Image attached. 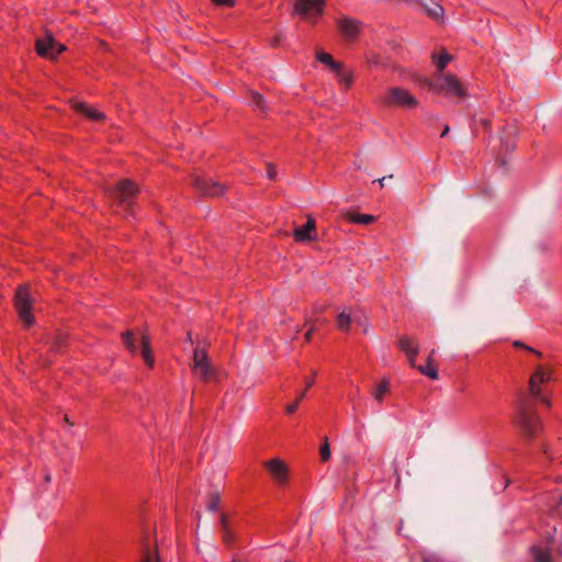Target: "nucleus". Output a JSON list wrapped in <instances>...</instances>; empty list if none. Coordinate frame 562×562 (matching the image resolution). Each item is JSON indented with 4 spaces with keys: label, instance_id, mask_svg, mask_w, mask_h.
<instances>
[{
    "label": "nucleus",
    "instance_id": "obj_1",
    "mask_svg": "<svg viewBox=\"0 0 562 562\" xmlns=\"http://www.w3.org/2000/svg\"><path fill=\"white\" fill-rule=\"evenodd\" d=\"M429 89L447 99L462 100L468 97L467 87L453 74H436Z\"/></svg>",
    "mask_w": 562,
    "mask_h": 562
},
{
    "label": "nucleus",
    "instance_id": "obj_2",
    "mask_svg": "<svg viewBox=\"0 0 562 562\" xmlns=\"http://www.w3.org/2000/svg\"><path fill=\"white\" fill-rule=\"evenodd\" d=\"M553 380V371L549 366H538L529 378V393L547 407L552 405L547 394V384Z\"/></svg>",
    "mask_w": 562,
    "mask_h": 562
},
{
    "label": "nucleus",
    "instance_id": "obj_3",
    "mask_svg": "<svg viewBox=\"0 0 562 562\" xmlns=\"http://www.w3.org/2000/svg\"><path fill=\"white\" fill-rule=\"evenodd\" d=\"M515 425L521 435L532 440L542 429V422L537 411L530 405H521L515 417Z\"/></svg>",
    "mask_w": 562,
    "mask_h": 562
},
{
    "label": "nucleus",
    "instance_id": "obj_4",
    "mask_svg": "<svg viewBox=\"0 0 562 562\" xmlns=\"http://www.w3.org/2000/svg\"><path fill=\"white\" fill-rule=\"evenodd\" d=\"M381 103L384 106H396L406 110L416 109L419 104L412 92L402 87L387 88L381 97Z\"/></svg>",
    "mask_w": 562,
    "mask_h": 562
},
{
    "label": "nucleus",
    "instance_id": "obj_5",
    "mask_svg": "<svg viewBox=\"0 0 562 562\" xmlns=\"http://www.w3.org/2000/svg\"><path fill=\"white\" fill-rule=\"evenodd\" d=\"M325 0H295L294 11L308 22L315 23L324 11Z\"/></svg>",
    "mask_w": 562,
    "mask_h": 562
},
{
    "label": "nucleus",
    "instance_id": "obj_6",
    "mask_svg": "<svg viewBox=\"0 0 562 562\" xmlns=\"http://www.w3.org/2000/svg\"><path fill=\"white\" fill-rule=\"evenodd\" d=\"M191 369L193 374L203 381H209L213 378L214 371L204 348L196 347L194 349Z\"/></svg>",
    "mask_w": 562,
    "mask_h": 562
},
{
    "label": "nucleus",
    "instance_id": "obj_7",
    "mask_svg": "<svg viewBox=\"0 0 562 562\" xmlns=\"http://www.w3.org/2000/svg\"><path fill=\"white\" fill-rule=\"evenodd\" d=\"M15 308L20 319L25 326L33 324V316L31 314V301L29 289L26 286H20L15 293Z\"/></svg>",
    "mask_w": 562,
    "mask_h": 562
},
{
    "label": "nucleus",
    "instance_id": "obj_8",
    "mask_svg": "<svg viewBox=\"0 0 562 562\" xmlns=\"http://www.w3.org/2000/svg\"><path fill=\"white\" fill-rule=\"evenodd\" d=\"M35 47L40 56L48 59L56 58L66 49V46L64 44L57 43L54 40V37L49 34L45 35L42 38H38L36 41Z\"/></svg>",
    "mask_w": 562,
    "mask_h": 562
},
{
    "label": "nucleus",
    "instance_id": "obj_9",
    "mask_svg": "<svg viewBox=\"0 0 562 562\" xmlns=\"http://www.w3.org/2000/svg\"><path fill=\"white\" fill-rule=\"evenodd\" d=\"M193 186L196 191L203 195L220 196L225 192V188L222 184L213 181L210 178L195 177L193 180Z\"/></svg>",
    "mask_w": 562,
    "mask_h": 562
},
{
    "label": "nucleus",
    "instance_id": "obj_10",
    "mask_svg": "<svg viewBox=\"0 0 562 562\" xmlns=\"http://www.w3.org/2000/svg\"><path fill=\"white\" fill-rule=\"evenodd\" d=\"M265 468L270 476L278 484H285L289 480V470L286 464L279 458L265 462Z\"/></svg>",
    "mask_w": 562,
    "mask_h": 562
},
{
    "label": "nucleus",
    "instance_id": "obj_11",
    "mask_svg": "<svg viewBox=\"0 0 562 562\" xmlns=\"http://www.w3.org/2000/svg\"><path fill=\"white\" fill-rule=\"evenodd\" d=\"M338 29L348 41H355L361 32V22L357 19L342 16L337 21Z\"/></svg>",
    "mask_w": 562,
    "mask_h": 562
},
{
    "label": "nucleus",
    "instance_id": "obj_12",
    "mask_svg": "<svg viewBox=\"0 0 562 562\" xmlns=\"http://www.w3.org/2000/svg\"><path fill=\"white\" fill-rule=\"evenodd\" d=\"M137 192V187L130 180H122L116 184L114 196L121 204L130 206Z\"/></svg>",
    "mask_w": 562,
    "mask_h": 562
},
{
    "label": "nucleus",
    "instance_id": "obj_13",
    "mask_svg": "<svg viewBox=\"0 0 562 562\" xmlns=\"http://www.w3.org/2000/svg\"><path fill=\"white\" fill-rule=\"evenodd\" d=\"M294 239L299 243L314 241L317 239L316 222L307 215V221L304 225L296 227L293 231Z\"/></svg>",
    "mask_w": 562,
    "mask_h": 562
},
{
    "label": "nucleus",
    "instance_id": "obj_14",
    "mask_svg": "<svg viewBox=\"0 0 562 562\" xmlns=\"http://www.w3.org/2000/svg\"><path fill=\"white\" fill-rule=\"evenodd\" d=\"M404 1L409 2V3L420 4L425 9V12L427 13V15L429 18H431L432 20H435L439 23H443L445 9L441 4H439L437 2H432V0H404Z\"/></svg>",
    "mask_w": 562,
    "mask_h": 562
},
{
    "label": "nucleus",
    "instance_id": "obj_15",
    "mask_svg": "<svg viewBox=\"0 0 562 562\" xmlns=\"http://www.w3.org/2000/svg\"><path fill=\"white\" fill-rule=\"evenodd\" d=\"M397 345H398V348L406 355L411 367L412 368L416 367L415 361H416V357L419 352L418 341L412 337L404 336V337L400 338Z\"/></svg>",
    "mask_w": 562,
    "mask_h": 562
},
{
    "label": "nucleus",
    "instance_id": "obj_16",
    "mask_svg": "<svg viewBox=\"0 0 562 562\" xmlns=\"http://www.w3.org/2000/svg\"><path fill=\"white\" fill-rule=\"evenodd\" d=\"M72 108L76 112L85 115L87 119L93 122H100L105 119V115L103 112L99 111L98 109L80 101L72 102Z\"/></svg>",
    "mask_w": 562,
    "mask_h": 562
},
{
    "label": "nucleus",
    "instance_id": "obj_17",
    "mask_svg": "<svg viewBox=\"0 0 562 562\" xmlns=\"http://www.w3.org/2000/svg\"><path fill=\"white\" fill-rule=\"evenodd\" d=\"M435 352L436 351L434 349L430 351L424 366L415 367L423 375H426L434 381L439 379L438 369L434 363Z\"/></svg>",
    "mask_w": 562,
    "mask_h": 562
},
{
    "label": "nucleus",
    "instance_id": "obj_18",
    "mask_svg": "<svg viewBox=\"0 0 562 562\" xmlns=\"http://www.w3.org/2000/svg\"><path fill=\"white\" fill-rule=\"evenodd\" d=\"M142 345V358L147 367L153 368L155 364V357L151 351L150 340L146 335H142L140 337Z\"/></svg>",
    "mask_w": 562,
    "mask_h": 562
},
{
    "label": "nucleus",
    "instance_id": "obj_19",
    "mask_svg": "<svg viewBox=\"0 0 562 562\" xmlns=\"http://www.w3.org/2000/svg\"><path fill=\"white\" fill-rule=\"evenodd\" d=\"M334 75L344 90L351 88L353 83V74L350 70H346L344 65H341L339 70L335 71Z\"/></svg>",
    "mask_w": 562,
    "mask_h": 562
},
{
    "label": "nucleus",
    "instance_id": "obj_20",
    "mask_svg": "<svg viewBox=\"0 0 562 562\" xmlns=\"http://www.w3.org/2000/svg\"><path fill=\"white\" fill-rule=\"evenodd\" d=\"M316 59L321 64H323L326 67H328V69L330 71H333V72L338 71L339 67L342 65L341 63L336 61L330 54L325 53V52H317L316 53Z\"/></svg>",
    "mask_w": 562,
    "mask_h": 562
},
{
    "label": "nucleus",
    "instance_id": "obj_21",
    "mask_svg": "<svg viewBox=\"0 0 562 562\" xmlns=\"http://www.w3.org/2000/svg\"><path fill=\"white\" fill-rule=\"evenodd\" d=\"M348 222L353 224L369 225L375 221V217L370 214H361L357 212H349L346 214Z\"/></svg>",
    "mask_w": 562,
    "mask_h": 562
},
{
    "label": "nucleus",
    "instance_id": "obj_22",
    "mask_svg": "<svg viewBox=\"0 0 562 562\" xmlns=\"http://www.w3.org/2000/svg\"><path fill=\"white\" fill-rule=\"evenodd\" d=\"M432 60L436 66L437 74H445L443 70L452 60V56L446 52H442L439 55H432Z\"/></svg>",
    "mask_w": 562,
    "mask_h": 562
},
{
    "label": "nucleus",
    "instance_id": "obj_23",
    "mask_svg": "<svg viewBox=\"0 0 562 562\" xmlns=\"http://www.w3.org/2000/svg\"><path fill=\"white\" fill-rule=\"evenodd\" d=\"M530 552L533 558V562H552L551 551L548 548L532 547Z\"/></svg>",
    "mask_w": 562,
    "mask_h": 562
},
{
    "label": "nucleus",
    "instance_id": "obj_24",
    "mask_svg": "<svg viewBox=\"0 0 562 562\" xmlns=\"http://www.w3.org/2000/svg\"><path fill=\"white\" fill-rule=\"evenodd\" d=\"M389 391H390L389 381L383 380L382 382H380L378 385H375L372 389L371 395L376 402L382 403L384 400V396L386 395V393H389Z\"/></svg>",
    "mask_w": 562,
    "mask_h": 562
},
{
    "label": "nucleus",
    "instance_id": "obj_25",
    "mask_svg": "<svg viewBox=\"0 0 562 562\" xmlns=\"http://www.w3.org/2000/svg\"><path fill=\"white\" fill-rule=\"evenodd\" d=\"M352 322V315L350 311L344 310L337 316V327L339 330L348 333Z\"/></svg>",
    "mask_w": 562,
    "mask_h": 562
},
{
    "label": "nucleus",
    "instance_id": "obj_26",
    "mask_svg": "<svg viewBox=\"0 0 562 562\" xmlns=\"http://www.w3.org/2000/svg\"><path fill=\"white\" fill-rule=\"evenodd\" d=\"M140 562H160L156 546L144 547Z\"/></svg>",
    "mask_w": 562,
    "mask_h": 562
},
{
    "label": "nucleus",
    "instance_id": "obj_27",
    "mask_svg": "<svg viewBox=\"0 0 562 562\" xmlns=\"http://www.w3.org/2000/svg\"><path fill=\"white\" fill-rule=\"evenodd\" d=\"M221 530L224 542L231 544L234 541V535L229 528L228 518L225 515L221 516Z\"/></svg>",
    "mask_w": 562,
    "mask_h": 562
},
{
    "label": "nucleus",
    "instance_id": "obj_28",
    "mask_svg": "<svg viewBox=\"0 0 562 562\" xmlns=\"http://www.w3.org/2000/svg\"><path fill=\"white\" fill-rule=\"evenodd\" d=\"M122 338L125 347L134 355L137 351L135 338L133 337L132 333L125 331L122 333Z\"/></svg>",
    "mask_w": 562,
    "mask_h": 562
},
{
    "label": "nucleus",
    "instance_id": "obj_29",
    "mask_svg": "<svg viewBox=\"0 0 562 562\" xmlns=\"http://www.w3.org/2000/svg\"><path fill=\"white\" fill-rule=\"evenodd\" d=\"M319 457H321V460L323 462H326L329 460L330 458V447H329V443L327 441V439L325 440V442L321 446V449H319Z\"/></svg>",
    "mask_w": 562,
    "mask_h": 562
},
{
    "label": "nucleus",
    "instance_id": "obj_30",
    "mask_svg": "<svg viewBox=\"0 0 562 562\" xmlns=\"http://www.w3.org/2000/svg\"><path fill=\"white\" fill-rule=\"evenodd\" d=\"M218 7L232 8L235 5V0H212Z\"/></svg>",
    "mask_w": 562,
    "mask_h": 562
},
{
    "label": "nucleus",
    "instance_id": "obj_31",
    "mask_svg": "<svg viewBox=\"0 0 562 562\" xmlns=\"http://www.w3.org/2000/svg\"><path fill=\"white\" fill-rule=\"evenodd\" d=\"M251 101L254 102V104L258 108V109H262L263 105H262V98L259 93L257 92H251Z\"/></svg>",
    "mask_w": 562,
    "mask_h": 562
},
{
    "label": "nucleus",
    "instance_id": "obj_32",
    "mask_svg": "<svg viewBox=\"0 0 562 562\" xmlns=\"http://www.w3.org/2000/svg\"><path fill=\"white\" fill-rule=\"evenodd\" d=\"M218 505H220V496H218V495H215V496L211 499V502H210V504H209V506H207V507H209V509H210V510L214 512V510H216V509H217Z\"/></svg>",
    "mask_w": 562,
    "mask_h": 562
},
{
    "label": "nucleus",
    "instance_id": "obj_33",
    "mask_svg": "<svg viewBox=\"0 0 562 562\" xmlns=\"http://www.w3.org/2000/svg\"><path fill=\"white\" fill-rule=\"evenodd\" d=\"M297 407H299V403L295 401L294 403L289 404V405L285 406V412L288 414H292V413H294L297 409Z\"/></svg>",
    "mask_w": 562,
    "mask_h": 562
},
{
    "label": "nucleus",
    "instance_id": "obj_34",
    "mask_svg": "<svg viewBox=\"0 0 562 562\" xmlns=\"http://www.w3.org/2000/svg\"><path fill=\"white\" fill-rule=\"evenodd\" d=\"M316 371H313V376L305 380V390L312 387L315 383Z\"/></svg>",
    "mask_w": 562,
    "mask_h": 562
},
{
    "label": "nucleus",
    "instance_id": "obj_35",
    "mask_svg": "<svg viewBox=\"0 0 562 562\" xmlns=\"http://www.w3.org/2000/svg\"><path fill=\"white\" fill-rule=\"evenodd\" d=\"M276 176H277V171H276L274 167L269 165L268 166V177H269V179L270 180H274Z\"/></svg>",
    "mask_w": 562,
    "mask_h": 562
},
{
    "label": "nucleus",
    "instance_id": "obj_36",
    "mask_svg": "<svg viewBox=\"0 0 562 562\" xmlns=\"http://www.w3.org/2000/svg\"><path fill=\"white\" fill-rule=\"evenodd\" d=\"M314 330H315V327H314V326H312V327L306 331V334H305V339H306V341H310V340H311V337H312V334H313V331H314Z\"/></svg>",
    "mask_w": 562,
    "mask_h": 562
},
{
    "label": "nucleus",
    "instance_id": "obj_37",
    "mask_svg": "<svg viewBox=\"0 0 562 562\" xmlns=\"http://www.w3.org/2000/svg\"><path fill=\"white\" fill-rule=\"evenodd\" d=\"M305 394H306V390L302 391V392L299 394V396H297V398H296V402H297V403H300V402L304 398Z\"/></svg>",
    "mask_w": 562,
    "mask_h": 562
},
{
    "label": "nucleus",
    "instance_id": "obj_38",
    "mask_svg": "<svg viewBox=\"0 0 562 562\" xmlns=\"http://www.w3.org/2000/svg\"><path fill=\"white\" fill-rule=\"evenodd\" d=\"M425 562H438L437 558H425L424 559Z\"/></svg>",
    "mask_w": 562,
    "mask_h": 562
},
{
    "label": "nucleus",
    "instance_id": "obj_39",
    "mask_svg": "<svg viewBox=\"0 0 562 562\" xmlns=\"http://www.w3.org/2000/svg\"><path fill=\"white\" fill-rule=\"evenodd\" d=\"M448 132H449V127L446 126L443 132L441 133V137L446 136L448 134Z\"/></svg>",
    "mask_w": 562,
    "mask_h": 562
},
{
    "label": "nucleus",
    "instance_id": "obj_40",
    "mask_svg": "<svg viewBox=\"0 0 562 562\" xmlns=\"http://www.w3.org/2000/svg\"><path fill=\"white\" fill-rule=\"evenodd\" d=\"M384 180H385V177H383V178L379 179V182H380V184H381V186H383Z\"/></svg>",
    "mask_w": 562,
    "mask_h": 562
},
{
    "label": "nucleus",
    "instance_id": "obj_41",
    "mask_svg": "<svg viewBox=\"0 0 562 562\" xmlns=\"http://www.w3.org/2000/svg\"><path fill=\"white\" fill-rule=\"evenodd\" d=\"M233 562H236L235 560Z\"/></svg>",
    "mask_w": 562,
    "mask_h": 562
}]
</instances>
